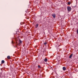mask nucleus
<instances>
[{
  "label": "nucleus",
  "mask_w": 78,
  "mask_h": 78,
  "mask_svg": "<svg viewBox=\"0 0 78 78\" xmlns=\"http://www.w3.org/2000/svg\"><path fill=\"white\" fill-rule=\"evenodd\" d=\"M18 42H17V41H18V40L16 39V44L17 45H19L20 44H22V41L20 40V39H18Z\"/></svg>",
  "instance_id": "nucleus-1"
},
{
  "label": "nucleus",
  "mask_w": 78,
  "mask_h": 78,
  "mask_svg": "<svg viewBox=\"0 0 78 78\" xmlns=\"http://www.w3.org/2000/svg\"><path fill=\"white\" fill-rule=\"evenodd\" d=\"M67 9L68 11H69V12H70V11H71V10H72V8H71V7L70 6H67Z\"/></svg>",
  "instance_id": "nucleus-2"
},
{
  "label": "nucleus",
  "mask_w": 78,
  "mask_h": 78,
  "mask_svg": "<svg viewBox=\"0 0 78 78\" xmlns=\"http://www.w3.org/2000/svg\"><path fill=\"white\" fill-rule=\"evenodd\" d=\"M52 16L53 17V18H55L56 17V15L55 14L52 15Z\"/></svg>",
  "instance_id": "nucleus-3"
},
{
  "label": "nucleus",
  "mask_w": 78,
  "mask_h": 78,
  "mask_svg": "<svg viewBox=\"0 0 78 78\" xmlns=\"http://www.w3.org/2000/svg\"><path fill=\"white\" fill-rule=\"evenodd\" d=\"M73 55V54H71V55H70L69 56V58L70 59H71L72 58V55Z\"/></svg>",
  "instance_id": "nucleus-4"
},
{
  "label": "nucleus",
  "mask_w": 78,
  "mask_h": 78,
  "mask_svg": "<svg viewBox=\"0 0 78 78\" xmlns=\"http://www.w3.org/2000/svg\"><path fill=\"white\" fill-rule=\"evenodd\" d=\"M63 70L64 71H65L66 70V68L65 67H63Z\"/></svg>",
  "instance_id": "nucleus-5"
},
{
  "label": "nucleus",
  "mask_w": 78,
  "mask_h": 78,
  "mask_svg": "<svg viewBox=\"0 0 78 78\" xmlns=\"http://www.w3.org/2000/svg\"><path fill=\"white\" fill-rule=\"evenodd\" d=\"M38 69H41V66L39 65H38Z\"/></svg>",
  "instance_id": "nucleus-6"
},
{
  "label": "nucleus",
  "mask_w": 78,
  "mask_h": 78,
  "mask_svg": "<svg viewBox=\"0 0 78 78\" xmlns=\"http://www.w3.org/2000/svg\"><path fill=\"white\" fill-rule=\"evenodd\" d=\"M2 64H4V63H5V61L4 60H2L1 62Z\"/></svg>",
  "instance_id": "nucleus-7"
},
{
  "label": "nucleus",
  "mask_w": 78,
  "mask_h": 78,
  "mask_svg": "<svg viewBox=\"0 0 78 78\" xmlns=\"http://www.w3.org/2000/svg\"><path fill=\"white\" fill-rule=\"evenodd\" d=\"M39 25V24H37L35 26V27L36 28H37L38 27V26Z\"/></svg>",
  "instance_id": "nucleus-8"
},
{
  "label": "nucleus",
  "mask_w": 78,
  "mask_h": 78,
  "mask_svg": "<svg viewBox=\"0 0 78 78\" xmlns=\"http://www.w3.org/2000/svg\"><path fill=\"white\" fill-rule=\"evenodd\" d=\"M48 59H47V58H45L44 59V61L45 62H47V61Z\"/></svg>",
  "instance_id": "nucleus-9"
},
{
  "label": "nucleus",
  "mask_w": 78,
  "mask_h": 78,
  "mask_svg": "<svg viewBox=\"0 0 78 78\" xmlns=\"http://www.w3.org/2000/svg\"><path fill=\"white\" fill-rule=\"evenodd\" d=\"M44 44L46 46L47 45V42H45L44 43Z\"/></svg>",
  "instance_id": "nucleus-10"
},
{
  "label": "nucleus",
  "mask_w": 78,
  "mask_h": 78,
  "mask_svg": "<svg viewBox=\"0 0 78 78\" xmlns=\"http://www.w3.org/2000/svg\"><path fill=\"white\" fill-rule=\"evenodd\" d=\"M7 58H8V59H10V56H8L7 57Z\"/></svg>",
  "instance_id": "nucleus-11"
},
{
  "label": "nucleus",
  "mask_w": 78,
  "mask_h": 78,
  "mask_svg": "<svg viewBox=\"0 0 78 78\" xmlns=\"http://www.w3.org/2000/svg\"><path fill=\"white\" fill-rule=\"evenodd\" d=\"M68 5H70V2H68Z\"/></svg>",
  "instance_id": "nucleus-12"
},
{
  "label": "nucleus",
  "mask_w": 78,
  "mask_h": 78,
  "mask_svg": "<svg viewBox=\"0 0 78 78\" xmlns=\"http://www.w3.org/2000/svg\"><path fill=\"white\" fill-rule=\"evenodd\" d=\"M12 44H14V42H13V41H12Z\"/></svg>",
  "instance_id": "nucleus-13"
},
{
  "label": "nucleus",
  "mask_w": 78,
  "mask_h": 78,
  "mask_svg": "<svg viewBox=\"0 0 78 78\" xmlns=\"http://www.w3.org/2000/svg\"><path fill=\"white\" fill-rule=\"evenodd\" d=\"M1 66H2V65L1 64Z\"/></svg>",
  "instance_id": "nucleus-14"
}]
</instances>
